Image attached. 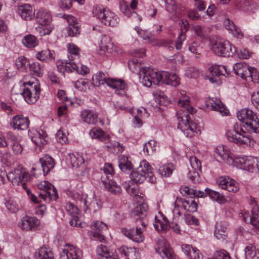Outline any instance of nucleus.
Wrapping results in <instances>:
<instances>
[{
    "instance_id": "obj_32",
    "label": "nucleus",
    "mask_w": 259,
    "mask_h": 259,
    "mask_svg": "<svg viewBox=\"0 0 259 259\" xmlns=\"http://www.w3.org/2000/svg\"><path fill=\"white\" fill-rule=\"evenodd\" d=\"M36 259H54V254L50 247L44 246L38 249L35 252Z\"/></svg>"
},
{
    "instance_id": "obj_41",
    "label": "nucleus",
    "mask_w": 259,
    "mask_h": 259,
    "mask_svg": "<svg viewBox=\"0 0 259 259\" xmlns=\"http://www.w3.org/2000/svg\"><path fill=\"white\" fill-rule=\"evenodd\" d=\"M67 48L68 52V59L72 61L78 60L79 59V48L76 45L71 43L67 44Z\"/></svg>"
},
{
    "instance_id": "obj_60",
    "label": "nucleus",
    "mask_w": 259,
    "mask_h": 259,
    "mask_svg": "<svg viewBox=\"0 0 259 259\" xmlns=\"http://www.w3.org/2000/svg\"><path fill=\"white\" fill-rule=\"evenodd\" d=\"M74 1L82 4L84 0H60L59 5L62 9L68 10L71 7L72 2Z\"/></svg>"
},
{
    "instance_id": "obj_21",
    "label": "nucleus",
    "mask_w": 259,
    "mask_h": 259,
    "mask_svg": "<svg viewBox=\"0 0 259 259\" xmlns=\"http://www.w3.org/2000/svg\"><path fill=\"white\" fill-rule=\"evenodd\" d=\"M148 210V206L146 203H142L139 204L133 211V215L136 220V223H139L143 221H145V219L147 216V210Z\"/></svg>"
},
{
    "instance_id": "obj_38",
    "label": "nucleus",
    "mask_w": 259,
    "mask_h": 259,
    "mask_svg": "<svg viewBox=\"0 0 259 259\" xmlns=\"http://www.w3.org/2000/svg\"><path fill=\"white\" fill-rule=\"evenodd\" d=\"M101 178L103 184L105 188L113 194H118L121 192L120 187L116 183L112 180H108L106 181Z\"/></svg>"
},
{
    "instance_id": "obj_3",
    "label": "nucleus",
    "mask_w": 259,
    "mask_h": 259,
    "mask_svg": "<svg viewBox=\"0 0 259 259\" xmlns=\"http://www.w3.org/2000/svg\"><path fill=\"white\" fill-rule=\"evenodd\" d=\"M154 169L146 160L141 161L139 167L131 174V179L136 184H141L144 182L146 178H149L151 183L156 182V177L153 175Z\"/></svg>"
},
{
    "instance_id": "obj_51",
    "label": "nucleus",
    "mask_w": 259,
    "mask_h": 259,
    "mask_svg": "<svg viewBox=\"0 0 259 259\" xmlns=\"http://www.w3.org/2000/svg\"><path fill=\"white\" fill-rule=\"evenodd\" d=\"M106 147L109 152L112 153L122 152L124 149V147L122 144L116 141L108 144Z\"/></svg>"
},
{
    "instance_id": "obj_55",
    "label": "nucleus",
    "mask_w": 259,
    "mask_h": 259,
    "mask_svg": "<svg viewBox=\"0 0 259 259\" xmlns=\"http://www.w3.org/2000/svg\"><path fill=\"white\" fill-rule=\"evenodd\" d=\"M185 204L186 211L195 212L197 209V203L195 199H185Z\"/></svg>"
},
{
    "instance_id": "obj_11",
    "label": "nucleus",
    "mask_w": 259,
    "mask_h": 259,
    "mask_svg": "<svg viewBox=\"0 0 259 259\" xmlns=\"http://www.w3.org/2000/svg\"><path fill=\"white\" fill-rule=\"evenodd\" d=\"M228 140L239 145L251 144V140L247 136L246 132L239 129L228 130L226 133Z\"/></svg>"
},
{
    "instance_id": "obj_36",
    "label": "nucleus",
    "mask_w": 259,
    "mask_h": 259,
    "mask_svg": "<svg viewBox=\"0 0 259 259\" xmlns=\"http://www.w3.org/2000/svg\"><path fill=\"white\" fill-rule=\"evenodd\" d=\"M81 119L84 122L89 124H95L97 121V115L93 111L84 110L80 114Z\"/></svg>"
},
{
    "instance_id": "obj_27",
    "label": "nucleus",
    "mask_w": 259,
    "mask_h": 259,
    "mask_svg": "<svg viewBox=\"0 0 259 259\" xmlns=\"http://www.w3.org/2000/svg\"><path fill=\"white\" fill-rule=\"evenodd\" d=\"M224 25L226 29L231 33L234 37L238 39H241L243 37V33L240 29L237 27L233 21L229 18H227L224 20Z\"/></svg>"
},
{
    "instance_id": "obj_45",
    "label": "nucleus",
    "mask_w": 259,
    "mask_h": 259,
    "mask_svg": "<svg viewBox=\"0 0 259 259\" xmlns=\"http://www.w3.org/2000/svg\"><path fill=\"white\" fill-rule=\"evenodd\" d=\"M245 254L246 259L259 258V252H257L255 247L252 244H249L246 246Z\"/></svg>"
},
{
    "instance_id": "obj_37",
    "label": "nucleus",
    "mask_w": 259,
    "mask_h": 259,
    "mask_svg": "<svg viewBox=\"0 0 259 259\" xmlns=\"http://www.w3.org/2000/svg\"><path fill=\"white\" fill-rule=\"evenodd\" d=\"M107 85L115 89L116 93L117 94H119V92H118L119 91H124L126 88L125 82L120 79L109 78L107 80Z\"/></svg>"
},
{
    "instance_id": "obj_42",
    "label": "nucleus",
    "mask_w": 259,
    "mask_h": 259,
    "mask_svg": "<svg viewBox=\"0 0 259 259\" xmlns=\"http://www.w3.org/2000/svg\"><path fill=\"white\" fill-rule=\"evenodd\" d=\"M119 251L127 259H135L136 258V250L135 248L123 245L119 248Z\"/></svg>"
},
{
    "instance_id": "obj_64",
    "label": "nucleus",
    "mask_w": 259,
    "mask_h": 259,
    "mask_svg": "<svg viewBox=\"0 0 259 259\" xmlns=\"http://www.w3.org/2000/svg\"><path fill=\"white\" fill-rule=\"evenodd\" d=\"M186 39V34L185 32L182 31L179 35L175 43L177 50H181L182 48L183 41Z\"/></svg>"
},
{
    "instance_id": "obj_48",
    "label": "nucleus",
    "mask_w": 259,
    "mask_h": 259,
    "mask_svg": "<svg viewBox=\"0 0 259 259\" xmlns=\"http://www.w3.org/2000/svg\"><path fill=\"white\" fill-rule=\"evenodd\" d=\"M175 167L172 164L167 163L159 167V172L162 177H168L171 175Z\"/></svg>"
},
{
    "instance_id": "obj_12",
    "label": "nucleus",
    "mask_w": 259,
    "mask_h": 259,
    "mask_svg": "<svg viewBox=\"0 0 259 259\" xmlns=\"http://www.w3.org/2000/svg\"><path fill=\"white\" fill-rule=\"evenodd\" d=\"M233 161V163L231 165H233L238 168L251 172L256 170L257 164L254 159L251 156H235Z\"/></svg>"
},
{
    "instance_id": "obj_33",
    "label": "nucleus",
    "mask_w": 259,
    "mask_h": 259,
    "mask_svg": "<svg viewBox=\"0 0 259 259\" xmlns=\"http://www.w3.org/2000/svg\"><path fill=\"white\" fill-rule=\"evenodd\" d=\"M89 135L92 138L97 139L105 143L109 141V136L104 133L101 128L94 127L92 128Z\"/></svg>"
},
{
    "instance_id": "obj_25",
    "label": "nucleus",
    "mask_w": 259,
    "mask_h": 259,
    "mask_svg": "<svg viewBox=\"0 0 259 259\" xmlns=\"http://www.w3.org/2000/svg\"><path fill=\"white\" fill-rule=\"evenodd\" d=\"M154 226L156 231L159 232H165L169 228V221L164 215L160 213L155 216Z\"/></svg>"
},
{
    "instance_id": "obj_61",
    "label": "nucleus",
    "mask_w": 259,
    "mask_h": 259,
    "mask_svg": "<svg viewBox=\"0 0 259 259\" xmlns=\"http://www.w3.org/2000/svg\"><path fill=\"white\" fill-rule=\"evenodd\" d=\"M91 227L93 230H96L98 231V232H101L103 231L107 230L108 229L106 224L98 221H94L91 225Z\"/></svg>"
},
{
    "instance_id": "obj_63",
    "label": "nucleus",
    "mask_w": 259,
    "mask_h": 259,
    "mask_svg": "<svg viewBox=\"0 0 259 259\" xmlns=\"http://www.w3.org/2000/svg\"><path fill=\"white\" fill-rule=\"evenodd\" d=\"M119 8L120 11L126 17H130L131 14V10L128 4L124 0L119 2Z\"/></svg>"
},
{
    "instance_id": "obj_26",
    "label": "nucleus",
    "mask_w": 259,
    "mask_h": 259,
    "mask_svg": "<svg viewBox=\"0 0 259 259\" xmlns=\"http://www.w3.org/2000/svg\"><path fill=\"white\" fill-rule=\"evenodd\" d=\"M96 252L99 259H119L117 255L113 254L105 245L102 244L97 247Z\"/></svg>"
},
{
    "instance_id": "obj_20",
    "label": "nucleus",
    "mask_w": 259,
    "mask_h": 259,
    "mask_svg": "<svg viewBox=\"0 0 259 259\" xmlns=\"http://www.w3.org/2000/svg\"><path fill=\"white\" fill-rule=\"evenodd\" d=\"M29 121L27 117L22 115H17L13 117L10 125L15 130H25L28 128Z\"/></svg>"
},
{
    "instance_id": "obj_54",
    "label": "nucleus",
    "mask_w": 259,
    "mask_h": 259,
    "mask_svg": "<svg viewBox=\"0 0 259 259\" xmlns=\"http://www.w3.org/2000/svg\"><path fill=\"white\" fill-rule=\"evenodd\" d=\"M185 203V199L177 198L176 199L174 203L175 211H176L179 215H180L183 210L186 211Z\"/></svg>"
},
{
    "instance_id": "obj_2",
    "label": "nucleus",
    "mask_w": 259,
    "mask_h": 259,
    "mask_svg": "<svg viewBox=\"0 0 259 259\" xmlns=\"http://www.w3.org/2000/svg\"><path fill=\"white\" fill-rule=\"evenodd\" d=\"M238 119L244 123V128L249 133L259 132V118L252 110L245 108L237 113Z\"/></svg>"
},
{
    "instance_id": "obj_19",
    "label": "nucleus",
    "mask_w": 259,
    "mask_h": 259,
    "mask_svg": "<svg viewBox=\"0 0 259 259\" xmlns=\"http://www.w3.org/2000/svg\"><path fill=\"white\" fill-rule=\"evenodd\" d=\"M206 105L211 110L219 112L222 116L227 115L229 113L228 110L219 99L210 98L206 101Z\"/></svg>"
},
{
    "instance_id": "obj_47",
    "label": "nucleus",
    "mask_w": 259,
    "mask_h": 259,
    "mask_svg": "<svg viewBox=\"0 0 259 259\" xmlns=\"http://www.w3.org/2000/svg\"><path fill=\"white\" fill-rule=\"evenodd\" d=\"M206 192L210 199L217 201L220 204L224 203L226 200L224 195L217 191L206 188Z\"/></svg>"
},
{
    "instance_id": "obj_59",
    "label": "nucleus",
    "mask_w": 259,
    "mask_h": 259,
    "mask_svg": "<svg viewBox=\"0 0 259 259\" xmlns=\"http://www.w3.org/2000/svg\"><path fill=\"white\" fill-rule=\"evenodd\" d=\"M0 161L6 166L11 165L12 160L10 154L7 151L0 152Z\"/></svg>"
},
{
    "instance_id": "obj_40",
    "label": "nucleus",
    "mask_w": 259,
    "mask_h": 259,
    "mask_svg": "<svg viewBox=\"0 0 259 259\" xmlns=\"http://www.w3.org/2000/svg\"><path fill=\"white\" fill-rule=\"evenodd\" d=\"M209 70L212 75H215L217 77L221 75L226 76L229 74V71L228 70L226 66L214 65L211 66Z\"/></svg>"
},
{
    "instance_id": "obj_5",
    "label": "nucleus",
    "mask_w": 259,
    "mask_h": 259,
    "mask_svg": "<svg viewBox=\"0 0 259 259\" xmlns=\"http://www.w3.org/2000/svg\"><path fill=\"white\" fill-rule=\"evenodd\" d=\"M93 13L102 23L112 27L116 26L119 22L118 16L109 9L102 6H95Z\"/></svg>"
},
{
    "instance_id": "obj_52",
    "label": "nucleus",
    "mask_w": 259,
    "mask_h": 259,
    "mask_svg": "<svg viewBox=\"0 0 259 259\" xmlns=\"http://www.w3.org/2000/svg\"><path fill=\"white\" fill-rule=\"evenodd\" d=\"M188 50L192 54L200 55L202 52V47L200 43L197 41H193L188 45Z\"/></svg>"
},
{
    "instance_id": "obj_22",
    "label": "nucleus",
    "mask_w": 259,
    "mask_h": 259,
    "mask_svg": "<svg viewBox=\"0 0 259 259\" xmlns=\"http://www.w3.org/2000/svg\"><path fill=\"white\" fill-rule=\"evenodd\" d=\"M161 81L160 83H165L174 87H177L180 84V78L175 73L161 71Z\"/></svg>"
},
{
    "instance_id": "obj_9",
    "label": "nucleus",
    "mask_w": 259,
    "mask_h": 259,
    "mask_svg": "<svg viewBox=\"0 0 259 259\" xmlns=\"http://www.w3.org/2000/svg\"><path fill=\"white\" fill-rule=\"evenodd\" d=\"M136 223L137 224L136 229L134 228L130 229L122 228L121 229V232L124 235L133 241L137 243L142 242L144 239L143 232L146 229L147 223L145 221L140 222L141 226L138 223Z\"/></svg>"
},
{
    "instance_id": "obj_58",
    "label": "nucleus",
    "mask_w": 259,
    "mask_h": 259,
    "mask_svg": "<svg viewBox=\"0 0 259 259\" xmlns=\"http://www.w3.org/2000/svg\"><path fill=\"white\" fill-rule=\"evenodd\" d=\"M226 229V227L225 226L222 227L220 223L217 224L214 232L215 237L218 239L224 238V237L225 236Z\"/></svg>"
},
{
    "instance_id": "obj_46",
    "label": "nucleus",
    "mask_w": 259,
    "mask_h": 259,
    "mask_svg": "<svg viewBox=\"0 0 259 259\" xmlns=\"http://www.w3.org/2000/svg\"><path fill=\"white\" fill-rule=\"evenodd\" d=\"M137 33L139 36L146 41V42L156 46V42L158 41L154 37L151 33L144 30H138Z\"/></svg>"
},
{
    "instance_id": "obj_49",
    "label": "nucleus",
    "mask_w": 259,
    "mask_h": 259,
    "mask_svg": "<svg viewBox=\"0 0 259 259\" xmlns=\"http://www.w3.org/2000/svg\"><path fill=\"white\" fill-rule=\"evenodd\" d=\"M30 71L33 75L41 76L44 73V67L38 62H33L29 64Z\"/></svg>"
},
{
    "instance_id": "obj_8",
    "label": "nucleus",
    "mask_w": 259,
    "mask_h": 259,
    "mask_svg": "<svg viewBox=\"0 0 259 259\" xmlns=\"http://www.w3.org/2000/svg\"><path fill=\"white\" fill-rule=\"evenodd\" d=\"M7 178L14 185L21 186L26 190L27 194L29 195L30 190L26 187L25 183L29 179V176L24 168L22 167L15 168L8 173Z\"/></svg>"
},
{
    "instance_id": "obj_53",
    "label": "nucleus",
    "mask_w": 259,
    "mask_h": 259,
    "mask_svg": "<svg viewBox=\"0 0 259 259\" xmlns=\"http://www.w3.org/2000/svg\"><path fill=\"white\" fill-rule=\"evenodd\" d=\"M157 147V143L154 140H150L145 143L143 150L147 154L150 155L152 154L156 150Z\"/></svg>"
},
{
    "instance_id": "obj_57",
    "label": "nucleus",
    "mask_w": 259,
    "mask_h": 259,
    "mask_svg": "<svg viewBox=\"0 0 259 259\" xmlns=\"http://www.w3.org/2000/svg\"><path fill=\"white\" fill-rule=\"evenodd\" d=\"M15 64L17 68L22 70H25L27 66L29 65L28 60L24 56L18 57L16 60Z\"/></svg>"
},
{
    "instance_id": "obj_62",
    "label": "nucleus",
    "mask_w": 259,
    "mask_h": 259,
    "mask_svg": "<svg viewBox=\"0 0 259 259\" xmlns=\"http://www.w3.org/2000/svg\"><path fill=\"white\" fill-rule=\"evenodd\" d=\"M80 30V28L78 24L73 25L71 24L68 25L67 33L69 36L74 37L79 34Z\"/></svg>"
},
{
    "instance_id": "obj_28",
    "label": "nucleus",
    "mask_w": 259,
    "mask_h": 259,
    "mask_svg": "<svg viewBox=\"0 0 259 259\" xmlns=\"http://www.w3.org/2000/svg\"><path fill=\"white\" fill-rule=\"evenodd\" d=\"M181 248L185 254L190 259H202V255L199 250L188 244H183Z\"/></svg>"
},
{
    "instance_id": "obj_35",
    "label": "nucleus",
    "mask_w": 259,
    "mask_h": 259,
    "mask_svg": "<svg viewBox=\"0 0 259 259\" xmlns=\"http://www.w3.org/2000/svg\"><path fill=\"white\" fill-rule=\"evenodd\" d=\"M35 57L38 60L45 62L55 60L54 52L48 49L38 52L36 54Z\"/></svg>"
},
{
    "instance_id": "obj_23",
    "label": "nucleus",
    "mask_w": 259,
    "mask_h": 259,
    "mask_svg": "<svg viewBox=\"0 0 259 259\" xmlns=\"http://www.w3.org/2000/svg\"><path fill=\"white\" fill-rule=\"evenodd\" d=\"M77 65H79V60L72 61L70 59L64 60L58 63V68L60 72H72L76 71Z\"/></svg>"
},
{
    "instance_id": "obj_31",
    "label": "nucleus",
    "mask_w": 259,
    "mask_h": 259,
    "mask_svg": "<svg viewBox=\"0 0 259 259\" xmlns=\"http://www.w3.org/2000/svg\"><path fill=\"white\" fill-rule=\"evenodd\" d=\"M250 67L246 64L237 63L234 65L233 69L236 75L240 76L243 79H246L247 76L250 74Z\"/></svg>"
},
{
    "instance_id": "obj_18",
    "label": "nucleus",
    "mask_w": 259,
    "mask_h": 259,
    "mask_svg": "<svg viewBox=\"0 0 259 259\" xmlns=\"http://www.w3.org/2000/svg\"><path fill=\"white\" fill-rule=\"evenodd\" d=\"M39 224V221L35 217L25 215L19 222L18 225L21 229L29 231L36 230Z\"/></svg>"
},
{
    "instance_id": "obj_43",
    "label": "nucleus",
    "mask_w": 259,
    "mask_h": 259,
    "mask_svg": "<svg viewBox=\"0 0 259 259\" xmlns=\"http://www.w3.org/2000/svg\"><path fill=\"white\" fill-rule=\"evenodd\" d=\"M37 38L32 34H27L22 39L23 44L28 48L35 47L38 44Z\"/></svg>"
},
{
    "instance_id": "obj_39",
    "label": "nucleus",
    "mask_w": 259,
    "mask_h": 259,
    "mask_svg": "<svg viewBox=\"0 0 259 259\" xmlns=\"http://www.w3.org/2000/svg\"><path fill=\"white\" fill-rule=\"evenodd\" d=\"M118 166L121 171L128 172L133 168V164L127 156L120 155L118 158Z\"/></svg>"
},
{
    "instance_id": "obj_10",
    "label": "nucleus",
    "mask_w": 259,
    "mask_h": 259,
    "mask_svg": "<svg viewBox=\"0 0 259 259\" xmlns=\"http://www.w3.org/2000/svg\"><path fill=\"white\" fill-rule=\"evenodd\" d=\"M38 189L42 191L39 196L45 201L56 200L58 196L57 191L54 186L48 181H44L37 184Z\"/></svg>"
},
{
    "instance_id": "obj_30",
    "label": "nucleus",
    "mask_w": 259,
    "mask_h": 259,
    "mask_svg": "<svg viewBox=\"0 0 259 259\" xmlns=\"http://www.w3.org/2000/svg\"><path fill=\"white\" fill-rule=\"evenodd\" d=\"M18 11L21 18L25 20H30L34 17V12L28 4L19 6Z\"/></svg>"
},
{
    "instance_id": "obj_50",
    "label": "nucleus",
    "mask_w": 259,
    "mask_h": 259,
    "mask_svg": "<svg viewBox=\"0 0 259 259\" xmlns=\"http://www.w3.org/2000/svg\"><path fill=\"white\" fill-rule=\"evenodd\" d=\"M100 41V50L104 52L108 51V49L112 46L111 39L107 35L102 36Z\"/></svg>"
},
{
    "instance_id": "obj_34",
    "label": "nucleus",
    "mask_w": 259,
    "mask_h": 259,
    "mask_svg": "<svg viewBox=\"0 0 259 259\" xmlns=\"http://www.w3.org/2000/svg\"><path fill=\"white\" fill-rule=\"evenodd\" d=\"M67 160L73 167L77 168L84 163L82 155L78 153H69L67 157Z\"/></svg>"
},
{
    "instance_id": "obj_16",
    "label": "nucleus",
    "mask_w": 259,
    "mask_h": 259,
    "mask_svg": "<svg viewBox=\"0 0 259 259\" xmlns=\"http://www.w3.org/2000/svg\"><path fill=\"white\" fill-rule=\"evenodd\" d=\"M215 155L229 165H231L233 163L234 155L224 145L218 146L215 148Z\"/></svg>"
},
{
    "instance_id": "obj_29",
    "label": "nucleus",
    "mask_w": 259,
    "mask_h": 259,
    "mask_svg": "<svg viewBox=\"0 0 259 259\" xmlns=\"http://www.w3.org/2000/svg\"><path fill=\"white\" fill-rule=\"evenodd\" d=\"M44 175H47L52 170L55 164L54 159L48 155H45L39 160Z\"/></svg>"
},
{
    "instance_id": "obj_44",
    "label": "nucleus",
    "mask_w": 259,
    "mask_h": 259,
    "mask_svg": "<svg viewBox=\"0 0 259 259\" xmlns=\"http://www.w3.org/2000/svg\"><path fill=\"white\" fill-rule=\"evenodd\" d=\"M109 79L106 74L102 72H99L95 74L93 77V81L95 85L99 87L102 84L106 83L107 84V80Z\"/></svg>"
},
{
    "instance_id": "obj_24",
    "label": "nucleus",
    "mask_w": 259,
    "mask_h": 259,
    "mask_svg": "<svg viewBox=\"0 0 259 259\" xmlns=\"http://www.w3.org/2000/svg\"><path fill=\"white\" fill-rule=\"evenodd\" d=\"M35 17L36 22L41 25H47L52 21V16L50 12L42 8L36 12Z\"/></svg>"
},
{
    "instance_id": "obj_6",
    "label": "nucleus",
    "mask_w": 259,
    "mask_h": 259,
    "mask_svg": "<svg viewBox=\"0 0 259 259\" xmlns=\"http://www.w3.org/2000/svg\"><path fill=\"white\" fill-rule=\"evenodd\" d=\"M211 50L216 55L222 57L232 56L237 52L236 48L229 41L223 39L211 40Z\"/></svg>"
},
{
    "instance_id": "obj_7",
    "label": "nucleus",
    "mask_w": 259,
    "mask_h": 259,
    "mask_svg": "<svg viewBox=\"0 0 259 259\" xmlns=\"http://www.w3.org/2000/svg\"><path fill=\"white\" fill-rule=\"evenodd\" d=\"M141 83L146 87L158 85L161 81V72H156L150 68H142L139 72Z\"/></svg>"
},
{
    "instance_id": "obj_13",
    "label": "nucleus",
    "mask_w": 259,
    "mask_h": 259,
    "mask_svg": "<svg viewBox=\"0 0 259 259\" xmlns=\"http://www.w3.org/2000/svg\"><path fill=\"white\" fill-rule=\"evenodd\" d=\"M156 252L163 259H174L175 254L167 241L164 238L159 239L155 246Z\"/></svg>"
},
{
    "instance_id": "obj_15",
    "label": "nucleus",
    "mask_w": 259,
    "mask_h": 259,
    "mask_svg": "<svg viewBox=\"0 0 259 259\" xmlns=\"http://www.w3.org/2000/svg\"><path fill=\"white\" fill-rule=\"evenodd\" d=\"M28 136L33 143L39 147L46 145L48 142L47 134L43 131L32 128L28 131Z\"/></svg>"
},
{
    "instance_id": "obj_17",
    "label": "nucleus",
    "mask_w": 259,
    "mask_h": 259,
    "mask_svg": "<svg viewBox=\"0 0 259 259\" xmlns=\"http://www.w3.org/2000/svg\"><path fill=\"white\" fill-rule=\"evenodd\" d=\"M81 256L80 249L71 245H67L61 252L59 259H80Z\"/></svg>"
},
{
    "instance_id": "obj_4",
    "label": "nucleus",
    "mask_w": 259,
    "mask_h": 259,
    "mask_svg": "<svg viewBox=\"0 0 259 259\" xmlns=\"http://www.w3.org/2000/svg\"><path fill=\"white\" fill-rule=\"evenodd\" d=\"M24 89L22 93L25 101L29 104L35 103L40 93V84L35 78H32L28 82H24Z\"/></svg>"
},
{
    "instance_id": "obj_14",
    "label": "nucleus",
    "mask_w": 259,
    "mask_h": 259,
    "mask_svg": "<svg viewBox=\"0 0 259 259\" xmlns=\"http://www.w3.org/2000/svg\"><path fill=\"white\" fill-rule=\"evenodd\" d=\"M219 187L230 192L236 193L239 190L238 183L229 177H221L217 180Z\"/></svg>"
},
{
    "instance_id": "obj_56",
    "label": "nucleus",
    "mask_w": 259,
    "mask_h": 259,
    "mask_svg": "<svg viewBox=\"0 0 259 259\" xmlns=\"http://www.w3.org/2000/svg\"><path fill=\"white\" fill-rule=\"evenodd\" d=\"M88 200L85 198L83 199V203L87 205V207L89 208L91 210H93L94 212L100 209L101 208V203L100 201L98 202L97 200L93 199L90 203L89 205H87Z\"/></svg>"
},
{
    "instance_id": "obj_1",
    "label": "nucleus",
    "mask_w": 259,
    "mask_h": 259,
    "mask_svg": "<svg viewBox=\"0 0 259 259\" xmlns=\"http://www.w3.org/2000/svg\"><path fill=\"white\" fill-rule=\"evenodd\" d=\"M189 103L187 98L181 99L179 102L182 108L177 113L178 128L186 137L191 138L200 132V126L191 120V116L195 112V109Z\"/></svg>"
}]
</instances>
